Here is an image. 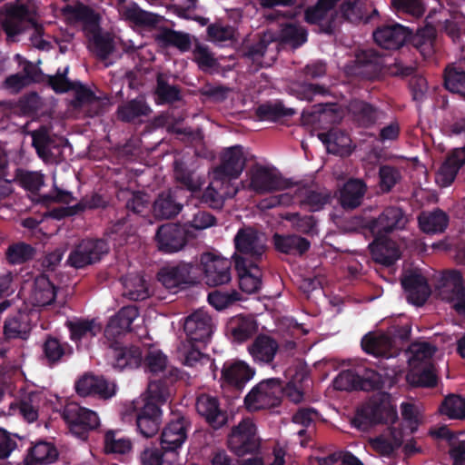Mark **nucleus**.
Masks as SVG:
<instances>
[{
  "label": "nucleus",
  "mask_w": 465,
  "mask_h": 465,
  "mask_svg": "<svg viewBox=\"0 0 465 465\" xmlns=\"http://www.w3.org/2000/svg\"><path fill=\"white\" fill-rule=\"evenodd\" d=\"M234 267L238 273L239 287L246 293L257 292L262 287V271L258 263L247 262L246 258L234 256Z\"/></svg>",
  "instance_id": "nucleus-23"
},
{
  "label": "nucleus",
  "mask_w": 465,
  "mask_h": 465,
  "mask_svg": "<svg viewBox=\"0 0 465 465\" xmlns=\"http://www.w3.org/2000/svg\"><path fill=\"white\" fill-rule=\"evenodd\" d=\"M173 173L175 180L183 188L192 193H196L201 190L203 183L199 178L195 177L194 173L188 168L187 164L183 160H174Z\"/></svg>",
  "instance_id": "nucleus-55"
},
{
  "label": "nucleus",
  "mask_w": 465,
  "mask_h": 465,
  "mask_svg": "<svg viewBox=\"0 0 465 465\" xmlns=\"http://www.w3.org/2000/svg\"><path fill=\"white\" fill-rule=\"evenodd\" d=\"M404 433L402 429L391 427L388 435H379L371 440V446L380 455L391 456L403 443Z\"/></svg>",
  "instance_id": "nucleus-40"
},
{
  "label": "nucleus",
  "mask_w": 465,
  "mask_h": 465,
  "mask_svg": "<svg viewBox=\"0 0 465 465\" xmlns=\"http://www.w3.org/2000/svg\"><path fill=\"white\" fill-rule=\"evenodd\" d=\"M226 182L214 178V181L204 190L202 194V202L208 204L213 209L220 210L223 207L226 198H232L237 193V189L232 188V191L219 192L217 186L223 185Z\"/></svg>",
  "instance_id": "nucleus-51"
},
{
  "label": "nucleus",
  "mask_w": 465,
  "mask_h": 465,
  "mask_svg": "<svg viewBox=\"0 0 465 465\" xmlns=\"http://www.w3.org/2000/svg\"><path fill=\"white\" fill-rule=\"evenodd\" d=\"M180 371L177 368H170L168 374L150 381L147 388L148 396L144 401H152L158 406L165 403L171 394L170 386L178 381Z\"/></svg>",
  "instance_id": "nucleus-31"
},
{
  "label": "nucleus",
  "mask_w": 465,
  "mask_h": 465,
  "mask_svg": "<svg viewBox=\"0 0 465 465\" xmlns=\"http://www.w3.org/2000/svg\"><path fill=\"white\" fill-rule=\"evenodd\" d=\"M139 311L134 305L124 306L118 311L108 322L104 335L108 340L116 339L129 331L134 321L138 317Z\"/></svg>",
  "instance_id": "nucleus-30"
},
{
  "label": "nucleus",
  "mask_w": 465,
  "mask_h": 465,
  "mask_svg": "<svg viewBox=\"0 0 465 465\" xmlns=\"http://www.w3.org/2000/svg\"><path fill=\"white\" fill-rule=\"evenodd\" d=\"M227 444L231 451L239 457L258 451L260 440L255 424L250 419H243L232 429Z\"/></svg>",
  "instance_id": "nucleus-11"
},
{
  "label": "nucleus",
  "mask_w": 465,
  "mask_h": 465,
  "mask_svg": "<svg viewBox=\"0 0 465 465\" xmlns=\"http://www.w3.org/2000/svg\"><path fill=\"white\" fill-rule=\"evenodd\" d=\"M42 350L44 360L49 367H54L63 361L64 357L70 356L73 353L72 347L67 342H62L52 335L46 336Z\"/></svg>",
  "instance_id": "nucleus-43"
},
{
  "label": "nucleus",
  "mask_w": 465,
  "mask_h": 465,
  "mask_svg": "<svg viewBox=\"0 0 465 465\" xmlns=\"http://www.w3.org/2000/svg\"><path fill=\"white\" fill-rule=\"evenodd\" d=\"M32 313L27 310H19L9 315L4 322V335L6 340L19 339L26 341L33 329Z\"/></svg>",
  "instance_id": "nucleus-28"
},
{
  "label": "nucleus",
  "mask_w": 465,
  "mask_h": 465,
  "mask_svg": "<svg viewBox=\"0 0 465 465\" xmlns=\"http://www.w3.org/2000/svg\"><path fill=\"white\" fill-rule=\"evenodd\" d=\"M183 209V204L177 202L172 191L162 192L154 200L153 213L158 220H168L177 216Z\"/></svg>",
  "instance_id": "nucleus-42"
},
{
  "label": "nucleus",
  "mask_w": 465,
  "mask_h": 465,
  "mask_svg": "<svg viewBox=\"0 0 465 465\" xmlns=\"http://www.w3.org/2000/svg\"><path fill=\"white\" fill-rule=\"evenodd\" d=\"M30 135L33 147L37 155L45 162H51L54 157L52 150L58 149L64 143V140H61V143H57L55 139L50 135L49 128L45 125H41L38 129L32 131Z\"/></svg>",
  "instance_id": "nucleus-35"
},
{
  "label": "nucleus",
  "mask_w": 465,
  "mask_h": 465,
  "mask_svg": "<svg viewBox=\"0 0 465 465\" xmlns=\"http://www.w3.org/2000/svg\"><path fill=\"white\" fill-rule=\"evenodd\" d=\"M56 291L54 284L43 273L34 281L30 301L34 306L45 307L50 305L56 298Z\"/></svg>",
  "instance_id": "nucleus-39"
},
{
  "label": "nucleus",
  "mask_w": 465,
  "mask_h": 465,
  "mask_svg": "<svg viewBox=\"0 0 465 465\" xmlns=\"http://www.w3.org/2000/svg\"><path fill=\"white\" fill-rule=\"evenodd\" d=\"M440 412L451 420H465V397L449 394L444 398Z\"/></svg>",
  "instance_id": "nucleus-56"
},
{
  "label": "nucleus",
  "mask_w": 465,
  "mask_h": 465,
  "mask_svg": "<svg viewBox=\"0 0 465 465\" xmlns=\"http://www.w3.org/2000/svg\"><path fill=\"white\" fill-rule=\"evenodd\" d=\"M200 279L201 270L198 268V259L170 263L162 267L157 272V280L173 292L196 284Z\"/></svg>",
  "instance_id": "nucleus-3"
},
{
  "label": "nucleus",
  "mask_w": 465,
  "mask_h": 465,
  "mask_svg": "<svg viewBox=\"0 0 465 465\" xmlns=\"http://www.w3.org/2000/svg\"><path fill=\"white\" fill-rule=\"evenodd\" d=\"M338 11L329 13L321 5L316 3L304 11V21L309 25L317 26L316 32L328 35H335L338 28Z\"/></svg>",
  "instance_id": "nucleus-26"
},
{
  "label": "nucleus",
  "mask_w": 465,
  "mask_h": 465,
  "mask_svg": "<svg viewBox=\"0 0 465 465\" xmlns=\"http://www.w3.org/2000/svg\"><path fill=\"white\" fill-rule=\"evenodd\" d=\"M124 296L132 301H144L150 296L148 283L140 274L128 275L124 279Z\"/></svg>",
  "instance_id": "nucleus-50"
},
{
  "label": "nucleus",
  "mask_w": 465,
  "mask_h": 465,
  "mask_svg": "<svg viewBox=\"0 0 465 465\" xmlns=\"http://www.w3.org/2000/svg\"><path fill=\"white\" fill-rule=\"evenodd\" d=\"M63 419L67 423L71 433L81 440H86L88 433L100 424L99 418L94 411L75 402L65 405Z\"/></svg>",
  "instance_id": "nucleus-8"
},
{
  "label": "nucleus",
  "mask_w": 465,
  "mask_h": 465,
  "mask_svg": "<svg viewBox=\"0 0 465 465\" xmlns=\"http://www.w3.org/2000/svg\"><path fill=\"white\" fill-rule=\"evenodd\" d=\"M246 164L242 145L225 149L221 155V163L214 169V178H219L228 185L232 179H237Z\"/></svg>",
  "instance_id": "nucleus-15"
},
{
  "label": "nucleus",
  "mask_w": 465,
  "mask_h": 465,
  "mask_svg": "<svg viewBox=\"0 0 465 465\" xmlns=\"http://www.w3.org/2000/svg\"><path fill=\"white\" fill-rule=\"evenodd\" d=\"M162 410L158 404L144 401L141 408L136 410L135 422L138 433L148 439L157 434L162 423Z\"/></svg>",
  "instance_id": "nucleus-20"
},
{
  "label": "nucleus",
  "mask_w": 465,
  "mask_h": 465,
  "mask_svg": "<svg viewBox=\"0 0 465 465\" xmlns=\"http://www.w3.org/2000/svg\"><path fill=\"white\" fill-rule=\"evenodd\" d=\"M247 174L250 177L249 189L258 194L282 191L292 187L293 183L272 169L254 164Z\"/></svg>",
  "instance_id": "nucleus-12"
},
{
  "label": "nucleus",
  "mask_w": 465,
  "mask_h": 465,
  "mask_svg": "<svg viewBox=\"0 0 465 465\" xmlns=\"http://www.w3.org/2000/svg\"><path fill=\"white\" fill-rule=\"evenodd\" d=\"M437 288L441 299L451 303L465 290L462 273L458 270L445 271L440 278Z\"/></svg>",
  "instance_id": "nucleus-34"
},
{
  "label": "nucleus",
  "mask_w": 465,
  "mask_h": 465,
  "mask_svg": "<svg viewBox=\"0 0 465 465\" xmlns=\"http://www.w3.org/2000/svg\"><path fill=\"white\" fill-rule=\"evenodd\" d=\"M411 31L398 23L384 25L373 32L375 43L383 49L396 50L411 36Z\"/></svg>",
  "instance_id": "nucleus-21"
},
{
  "label": "nucleus",
  "mask_w": 465,
  "mask_h": 465,
  "mask_svg": "<svg viewBox=\"0 0 465 465\" xmlns=\"http://www.w3.org/2000/svg\"><path fill=\"white\" fill-rule=\"evenodd\" d=\"M411 332V327L409 324L391 325L386 332L378 336L371 333L364 335L361 348L366 353L376 357H396L410 340Z\"/></svg>",
  "instance_id": "nucleus-1"
},
{
  "label": "nucleus",
  "mask_w": 465,
  "mask_h": 465,
  "mask_svg": "<svg viewBox=\"0 0 465 465\" xmlns=\"http://www.w3.org/2000/svg\"><path fill=\"white\" fill-rule=\"evenodd\" d=\"M444 86L450 92L465 98V71L455 66H447L444 71Z\"/></svg>",
  "instance_id": "nucleus-60"
},
{
  "label": "nucleus",
  "mask_w": 465,
  "mask_h": 465,
  "mask_svg": "<svg viewBox=\"0 0 465 465\" xmlns=\"http://www.w3.org/2000/svg\"><path fill=\"white\" fill-rule=\"evenodd\" d=\"M415 70L416 64L412 56L402 53L394 58L393 63L386 64V74L391 76H410Z\"/></svg>",
  "instance_id": "nucleus-61"
},
{
  "label": "nucleus",
  "mask_w": 465,
  "mask_h": 465,
  "mask_svg": "<svg viewBox=\"0 0 465 465\" xmlns=\"http://www.w3.org/2000/svg\"><path fill=\"white\" fill-rule=\"evenodd\" d=\"M465 164V148H455L446 157L438 172L437 181L441 186H450L460 169Z\"/></svg>",
  "instance_id": "nucleus-32"
},
{
  "label": "nucleus",
  "mask_w": 465,
  "mask_h": 465,
  "mask_svg": "<svg viewBox=\"0 0 465 465\" xmlns=\"http://www.w3.org/2000/svg\"><path fill=\"white\" fill-rule=\"evenodd\" d=\"M189 421L183 418H178L167 423L160 436V446L166 450V463L175 465L174 460H179V450L187 440Z\"/></svg>",
  "instance_id": "nucleus-10"
},
{
  "label": "nucleus",
  "mask_w": 465,
  "mask_h": 465,
  "mask_svg": "<svg viewBox=\"0 0 465 465\" xmlns=\"http://www.w3.org/2000/svg\"><path fill=\"white\" fill-rule=\"evenodd\" d=\"M356 74L368 80H375L386 74L384 57L374 49L361 50L355 56Z\"/></svg>",
  "instance_id": "nucleus-18"
},
{
  "label": "nucleus",
  "mask_w": 465,
  "mask_h": 465,
  "mask_svg": "<svg viewBox=\"0 0 465 465\" xmlns=\"http://www.w3.org/2000/svg\"><path fill=\"white\" fill-rule=\"evenodd\" d=\"M155 41L162 47H175L181 53L188 52L192 47L190 34L171 28H163L161 33L155 36Z\"/></svg>",
  "instance_id": "nucleus-45"
},
{
  "label": "nucleus",
  "mask_w": 465,
  "mask_h": 465,
  "mask_svg": "<svg viewBox=\"0 0 465 465\" xmlns=\"http://www.w3.org/2000/svg\"><path fill=\"white\" fill-rule=\"evenodd\" d=\"M213 320L211 316L202 310L192 312L185 318L183 331L187 337V342L206 345L212 337Z\"/></svg>",
  "instance_id": "nucleus-16"
},
{
  "label": "nucleus",
  "mask_w": 465,
  "mask_h": 465,
  "mask_svg": "<svg viewBox=\"0 0 465 465\" xmlns=\"http://www.w3.org/2000/svg\"><path fill=\"white\" fill-rule=\"evenodd\" d=\"M401 285L407 294V301L416 306H422L431 293L426 277L417 272L405 274Z\"/></svg>",
  "instance_id": "nucleus-25"
},
{
  "label": "nucleus",
  "mask_w": 465,
  "mask_h": 465,
  "mask_svg": "<svg viewBox=\"0 0 465 465\" xmlns=\"http://www.w3.org/2000/svg\"><path fill=\"white\" fill-rule=\"evenodd\" d=\"M254 373V370L242 361H225L221 372L223 382L237 391L243 390Z\"/></svg>",
  "instance_id": "nucleus-27"
},
{
  "label": "nucleus",
  "mask_w": 465,
  "mask_h": 465,
  "mask_svg": "<svg viewBox=\"0 0 465 465\" xmlns=\"http://www.w3.org/2000/svg\"><path fill=\"white\" fill-rule=\"evenodd\" d=\"M366 184L359 179H350L340 191V203L345 210H353L361 205L366 193Z\"/></svg>",
  "instance_id": "nucleus-41"
},
{
  "label": "nucleus",
  "mask_w": 465,
  "mask_h": 465,
  "mask_svg": "<svg viewBox=\"0 0 465 465\" xmlns=\"http://www.w3.org/2000/svg\"><path fill=\"white\" fill-rule=\"evenodd\" d=\"M408 223L405 211L400 206H388L377 217L366 222L365 228L372 235H385L402 230Z\"/></svg>",
  "instance_id": "nucleus-14"
},
{
  "label": "nucleus",
  "mask_w": 465,
  "mask_h": 465,
  "mask_svg": "<svg viewBox=\"0 0 465 465\" xmlns=\"http://www.w3.org/2000/svg\"><path fill=\"white\" fill-rule=\"evenodd\" d=\"M331 193L328 190H306L301 200V206L309 212L321 211L326 204L331 203Z\"/></svg>",
  "instance_id": "nucleus-57"
},
{
  "label": "nucleus",
  "mask_w": 465,
  "mask_h": 465,
  "mask_svg": "<svg viewBox=\"0 0 465 465\" xmlns=\"http://www.w3.org/2000/svg\"><path fill=\"white\" fill-rule=\"evenodd\" d=\"M150 112L143 99H133L118 106L117 117L122 122L131 123L141 116H147Z\"/></svg>",
  "instance_id": "nucleus-53"
},
{
  "label": "nucleus",
  "mask_w": 465,
  "mask_h": 465,
  "mask_svg": "<svg viewBox=\"0 0 465 465\" xmlns=\"http://www.w3.org/2000/svg\"><path fill=\"white\" fill-rule=\"evenodd\" d=\"M65 325L70 331V339L74 342H79L84 339H91L101 331V326L94 319L67 321Z\"/></svg>",
  "instance_id": "nucleus-49"
},
{
  "label": "nucleus",
  "mask_w": 465,
  "mask_h": 465,
  "mask_svg": "<svg viewBox=\"0 0 465 465\" xmlns=\"http://www.w3.org/2000/svg\"><path fill=\"white\" fill-rule=\"evenodd\" d=\"M282 392V384L279 378L262 381L245 396V408L250 411H257L278 407Z\"/></svg>",
  "instance_id": "nucleus-5"
},
{
  "label": "nucleus",
  "mask_w": 465,
  "mask_h": 465,
  "mask_svg": "<svg viewBox=\"0 0 465 465\" xmlns=\"http://www.w3.org/2000/svg\"><path fill=\"white\" fill-rule=\"evenodd\" d=\"M273 243L275 249L282 253L300 256L307 252L311 247V242L307 239L295 234L281 235L275 233Z\"/></svg>",
  "instance_id": "nucleus-44"
},
{
  "label": "nucleus",
  "mask_w": 465,
  "mask_h": 465,
  "mask_svg": "<svg viewBox=\"0 0 465 465\" xmlns=\"http://www.w3.org/2000/svg\"><path fill=\"white\" fill-rule=\"evenodd\" d=\"M347 118L356 127L368 129L375 125L380 110L374 104L359 99H351L347 105Z\"/></svg>",
  "instance_id": "nucleus-17"
},
{
  "label": "nucleus",
  "mask_w": 465,
  "mask_h": 465,
  "mask_svg": "<svg viewBox=\"0 0 465 465\" xmlns=\"http://www.w3.org/2000/svg\"><path fill=\"white\" fill-rule=\"evenodd\" d=\"M195 407L197 413L203 417L213 430H219L227 424L228 413L220 407L217 397L202 393L196 399Z\"/></svg>",
  "instance_id": "nucleus-19"
},
{
  "label": "nucleus",
  "mask_w": 465,
  "mask_h": 465,
  "mask_svg": "<svg viewBox=\"0 0 465 465\" xmlns=\"http://www.w3.org/2000/svg\"><path fill=\"white\" fill-rule=\"evenodd\" d=\"M278 40L282 45L298 48L307 41V32L294 24H286L281 28Z\"/></svg>",
  "instance_id": "nucleus-59"
},
{
  "label": "nucleus",
  "mask_w": 465,
  "mask_h": 465,
  "mask_svg": "<svg viewBox=\"0 0 465 465\" xmlns=\"http://www.w3.org/2000/svg\"><path fill=\"white\" fill-rule=\"evenodd\" d=\"M236 252L234 256L246 258L247 262L259 263L266 250L265 237L252 227H243L238 230L234 236Z\"/></svg>",
  "instance_id": "nucleus-7"
},
{
  "label": "nucleus",
  "mask_w": 465,
  "mask_h": 465,
  "mask_svg": "<svg viewBox=\"0 0 465 465\" xmlns=\"http://www.w3.org/2000/svg\"><path fill=\"white\" fill-rule=\"evenodd\" d=\"M155 95L158 104H173L182 99L181 89L178 85H171L159 74L156 79Z\"/></svg>",
  "instance_id": "nucleus-62"
},
{
  "label": "nucleus",
  "mask_w": 465,
  "mask_h": 465,
  "mask_svg": "<svg viewBox=\"0 0 465 465\" xmlns=\"http://www.w3.org/2000/svg\"><path fill=\"white\" fill-rule=\"evenodd\" d=\"M295 114L294 109L285 107L282 102L279 100L261 104L255 109V114L259 120L273 123Z\"/></svg>",
  "instance_id": "nucleus-48"
},
{
  "label": "nucleus",
  "mask_w": 465,
  "mask_h": 465,
  "mask_svg": "<svg viewBox=\"0 0 465 465\" xmlns=\"http://www.w3.org/2000/svg\"><path fill=\"white\" fill-rule=\"evenodd\" d=\"M231 334L238 342H243L257 331V323L252 317L238 316L230 322Z\"/></svg>",
  "instance_id": "nucleus-54"
},
{
  "label": "nucleus",
  "mask_w": 465,
  "mask_h": 465,
  "mask_svg": "<svg viewBox=\"0 0 465 465\" xmlns=\"http://www.w3.org/2000/svg\"><path fill=\"white\" fill-rule=\"evenodd\" d=\"M374 240L369 244L373 261L390 267L400 258L401 253L396 242L385 235H373Z\"/></svg>",
  "instance_id": "nucleus-29"
},
{
  "label": "nucleus",
  "mask_w": 465,
  "mask_h": 465,
  "mask_svg": "<svg viewBox=\"0 0 465 465\" xmlns=\"http://www.w3.org/2000/svg\"><path fill=\"white\" fill-rule=\"evenodd\" d=\"M76 393L81 397L94 396L107 400L115 394L114 385L110 384L103 376L84 374L75 382Z\"/></svg>",
  "instance_id": "nucleus-22"
},
{
  "label": "nucleus",
  "mask_w": 465,
  "mask_h": 465,
  "mask_svg": "<svg viewBox=\"0 0 465 465\" xmlns=\"http://www.w3.org/2000/svg\"><path fill=\"white\" fill-rule=\"evenodd\" d=\"M382 420L381 405L369 402L357 409L352 424L358 429L365 430L371 425L381 422Z\"/></svg>",
  "instance_id": "nucleus-47"
},
{
  "label": "nucleus",
  "mask_w": 465,
  "mask_h": 465,
  "mask_svg": "<svg viewBox=\"0 0 465 465\" xmlns=\"http://www.w3.org/2000/svg\"><path fill=\"white\" fill-rule=\"evenodd\" d=\"M389 378L374 369L358 367L341 371L333 380V387L337 391H380Z\"/></svg>",
  "instance_id": "nucleus-2"
},
{
  "label": "nucleus",
  "mask_w": 465,
  "mask_h": 465,
  "mask_svg": "<svg viewBox=\"0 0 465 465\" xmlns=\"http://www.w3.org/2000/svg\"><path fill=\"white\" fill-rule=\"evenodd\" d=\"M36 249L25 242L10 244L5 251V260L11 265H21L35 258Z\"/></svg>",
  "instance_id": "nucleus-52"
},
{
  "label": "nucleus",
  "mask_w": 465,
  "mask_h": 465,
  "mask_svg": "<svg viewBox=\"0 0 465 465\" xmlns=\"http://www.w3.org/2000/svg\"><path fill=\"white\" fill-rule=\"evenodd\" d=\"M124 15L127 20L133 22L136 25L144 27H154L162 20V16L144 11L137 5H133L127 7L124 11Z\"/></svg>",
  "instance_id": "nucleus-58"
},
{
  "label": "nucleus",
  "mask_w": 465,
  "mask_h": 465,
  "mask_svg": "<svg viewBox=\"0 0 465 465\" xmlns=\"http://www.w3.org/2000/svg\"><path fill=\"white\" fill-rule=\"evenodd\" d=\"M112 357L114 360V367L119 370L125 368H138L143 361L142 351L136 346H121L118 341L111 344Z\"/></svg>",
  "instance_id": "nucleus-36"
},
{
  "label": "nucleus",
  "mask_w": 465,
  "mask_h": 465,
  "mask_svg": "<svg viewBox=\"0 0 465 465\" xmlns=\"http://www.w3.org/2000/svg\"><path fill=\"white\" fill-rule=\"evenodd\" d=\"M159 250L167 253L180 251L187 242L185 230L175 223L161 225L155 235Z\"/></svg>",
  "instance_id": "nucleus-24"
},
{
  "label": "nucleus",
  "mask_w": 465,
  "mask_h": 465,
  "mask_svg": "<svg viewBox=\"0 0 465 465\" xmlns=\"http://www.w3.org/2000/svg\"><path fill=\"white\" fill-rule=\"evenodd\" d=\"M436 347L427 341L412 342L409 346L411 353L410 363L414 366L417 363L431 362V358L436 352Z\"/></svg>",
  "instance_id": "nucleus-64"
},
{
  "label": "nucleus",
  "mask_w": 465,
  "mask_h": 465,
  "mask_svg": "<svg viewBox=\"0 0 465 465\" xmlns=\"http://www.w3.org/2000/svg\"><path fill=\"white\" fill-rule=\"evenodd\" d=\"M418 222L422 232L430 234L441 233L449 225V216L442 210L435 209L429 213H421Z\"/></svg>",
  "instance_id": "nucleus-46"
},
{
  "label": "nucleus",
  "mask_w": 465,
  "mask_h": 465,
  "mask_svg": "<svg viewBox=\"0 0 465 465\" xmlns=\"http://www.w3.org/2000/svg\"><path fill=\"white\" fill-rule=\"evenodd\" d=\"M64 12L70 14L75 20L91 27L90 32L93 35L92 51L98 58L107 59L114 51V43L109 35L101 33L98 15L92 8L83 4L75 6L67 5Z\"/></svg>",
  "instance_id": "nucleus-4"
},
{
  "label": "nucleus",
  "mask_w": 465,
  "mask_h": 465,
  "mask_svg": "<svg viewBox=\"0 0 465 465\" xmlns=\"http://www.w3.org/2000/svg\"><path fill=\"white\" fill-rule=\"evenodd\" d=\"M232 262L219 257L211 252H204L198 260V268L201 270V277L209 286L223 285L231 282Z\"/></svg>",
  "instance_id": "nucleus-13"
},
{
  "label": "nucleus",
  "mask_w": 465,
  "mask_h": 465,
  "mask_svg": "<svg viewBox=\"0 0 465 465\" xmlns=\"http://www.w3.org/2000/svg\"><path fill=\"white\" fill-rule=\"evenodd\" d=\"M109 244L104 239H83L71 251L67 262L75 269H83L99 262L109 252Z\"/></svg>",
  "instance_id": "nucleus-6"
},
{
  "label": "nucleus",
  "mask_w": 465,
  "mask_h": 465,
  "mask_svg": "<svg viewBox=\"0 0 465 465\" xmlns=\"http://www.w3.org/2000/svg\"><path fill=\"white\" fill-rule=\"evenodd\" d=\"M271 42V38L264 35L257 42L244 45L242 48V56L252 64L262 67V58Z\"/></svg>",
  "instance_id": "nucleus-63"
},
{
  "label": "nucleus",
  "mask_w": 465,
  "mask_h": 465,
  "mask_svg": "<svg viewBox=\"0 0 465 465\" xmlns=\"http://www.w3.org/2000/svg\"><path fill=\"white\" fill-rule=\"evenodd\" d=\"M124 208L126 213L119 216L110 228L112 235H119V239L114 238V241H118L119 245H123L127 242L128 232L131 229L129 223L130 213L143 216L149 212V197L142 192H132L130 197L126 200Z\"/></svg>",
  "instance_id": "nucleus-9"
},
{
  "label": "nucleus",
  "mask_w": 465,
  "mask_h": 465,
  "mask_svg": "<svg viewBox=\"0 0 465 465\" xmlns=\"http://www.w3.org/2000/svg\"><path fill=\"white\" fill-rule=\"evenodd\" d=\"M407 382L414 388H435L439 377L432 362L414 365L406 374Z\"/></svg>",
  "instance_id": "nucleus-38"
},
{
  "label": "nucleus",
  "mask_w": 465,
  "mask_h": 465,
  "mask_svg": "<svg viewBox=\"0 0 465 465\" xmlns=\"http://www.w3.org/2000/svg\"><path fill=\"white\" fill-rule=\"evenodd\" d=\"M279 344L275 339L266 334H259L248 351L253 361L261 363H271L273 361Z\"/></svg>",
  "instance_id": "nucleus-37"
},
{
  "label": "nucleus",
  "mask_w": 465,
  "mask_h": 465,
  "mask_svg": "<svg viewBox=\"0 0 465 465\" xmlns=\"http://www.w3.org/2000/svg\"><path fill=\"white\" fill-rule=\"evenodd\" d=\"M59 452L54 443L39 440L32 444L24 459V465H49L57 460Z\"/></svg>",
  "instance_id": "nucleus-33"
}]
</instances>
